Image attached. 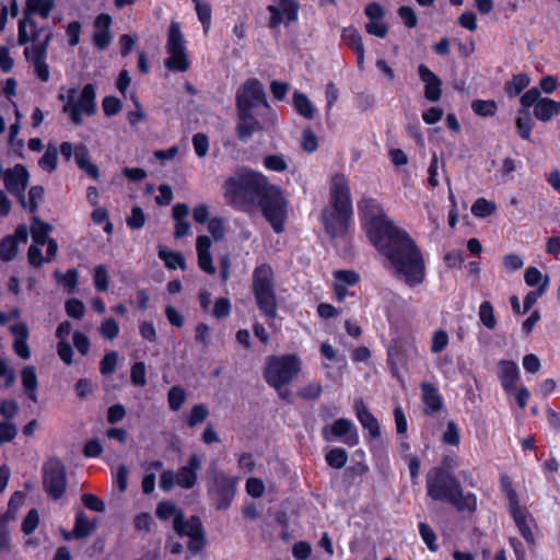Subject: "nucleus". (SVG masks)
Instances as JSON below:
<instances>
[{
  "mask_svg": "<svg viewBox=\"0 0 560 560\" xmlns=\"http://www.w3.org/2000/svg\"><path fill=\"white\" fill-rule=\"evenodd\" d=\"M358 212L368 238L388 261L395 278L409 288L422 284L427 277L425 259L410 234L387 217L375 198H361Z\"/></svg>",
  "mask_w": 560,
  "mask_h": 560,
  "instance_id": "1",
  "label": "nucleus"
},
{
  "mask_svg": "<svg viewBox=\"0 0 560 560\" xmlns=\"http://www.w3.org/2000/svg\"><path fill=\"white\" fill-rule=\"evenodd\" d=\"M225 203L245 213L260 210L275 233L284 231L287 200L281 188L271 184L266 175L252 168H237L222 185Z\"/></svg>",
  "mask_w": 560,
  "mask_h": 560,
  "instance_id": "2",
  "label": "nucleus"
},
{
  "mask_svg": "<svg viewBox=\"0 0 560 560\" xmlns=\"http://www.w3.org/2000/svg\"><path fill=\"white\" fill-rule=\"evenodd\" d=\"M427 494L434 501L451 504L458 513L477 511V495L463 490L459 479L445 468H432L425 477Z\"/></svg>",
  "mask_w": 560,
  "mask_h": 560,
  "instance_id": "3",
  "label": "nucleus"
},
{
  "mask_svg": "<svg viewBox=\"0 0 560 560\" xmlns=\"http://www.w3.org/2000/svg\"><path fill=\"white\" fill-rule=\"evenodd\" d=\"M329 198L332 210L323 213V224L330 237H342L348 233L353 214L349 179L343 173L330 177Z\"/></svg>",
  "mask_w": 560,
  "mask_h": 560,
  "instance_id": "4",
  "label": "nucleus"
},
{
  "mask_svg": "<svg viewBox=\"0 0 560 560\" xmlns=\"http://www.w3.org/2000/svg\"><path fill=\"white\" fill-rule=\"evenodd\" d=\"M275 273L269 264L255 267L252 278V291L256 305L267 319L273 320L278 315V302L275 290Z\"/></svg>",
  "mask_w": 560,
  "mask_h": 560,
  "instance_id": "5",
  "label": "nucleus"
},
{
  "mask_svg": "<svg viewBox=\"0 0 560 560\" xmlns=\"http://www.w3.org/2000/svg\"><path fill=\"white\" fill-rule=\"evenodd\" d=\"M301 371V361L296 354L271 355L264 370L266 383L280 390L289 385Z\"/></svg>",
  "mask_w": 560,
  "mask_h": 560,
  "instance_id": "6",
  "label": "nucleus"
},
{
  "mask_svg": "<svg viewBox=\"0 0 560 560\" xmlns=\"http://www.w3.org/2000/svg\"><path fill=\"white\" fill-rule=\"evenodd\" d=\"M165 49L168 54V57L164 60L167 70L186 72L189 69L190 61L187 55L186 40L178 22L173 21L170 24Z\"/></svg>",
  "mask_w": 560,
  "mask_h": 560,
  "instance_id": "7",
  "label": "nucleus"
},
{
  "mask_svg": "<svg viewBox=\"0 0 560 560\" xmlns=\"http://www.w3.org/2000/svg\"><path fill=\"white\" fill-rule=\"evenodd\" d=\"M238 478L222 470L213 472L207 482L208 493L215 498L214 509L225 511L236 495Z\"/></svg>",
  "mask_w": 560,
  "mask_h": 560,
  "instance_id": "8",
  "label": "nucleus"
},
{
  "mask_svg": "<svg viewBox=\"0 0 560 560\" xmlns=\"http://www.w3.org/2000/svg\"><path fill=\"white\" fill-rule=\"evenodd\" d=\"M520 103L525 108L529 109L533 107L534 117L542 122H548L560 114V102L549 97H541L540 90L536 86L523 93Z\"/></svg>",
  "mask_w": 560,
  "mask_h": 560,
  "instance_id": "9",
  "label": "nucleus"
},
{
  "mask_svg": "<svg viewBox=\"0 0 560 560\" xmlns=\"http://www.w3.org/2000/svg\"><path fill=\"white\" fill-rule=\"evenodd\" d=\"M43 487L51 500H59L67 488V469L58 458H49L43 465Z\"/></svg>",
  "mask_w": 560,
  "mask_h": 560,
  "instance_id": "10",
  "label": "nucleus"
},
{
  "mask_svg": "<svg viewBox=\"0 0 560 560\" xmlns=\"http://www.w3.org/2000/svg\"><path fill=\"white\" fill-rule=\"evenodd\" d=\"M301 4L299 0H275L273 4L267 7L270 13L268 27L278 28L281 24L289 26L299 20Z\"/></svg>",
  "mask_w": 560,
  "mask_h": 560,
  "instance_id": "11",
  "label": "nucleus"
},
{
  "mask_svg": "<svg viewBox=\"0 0 560 560\" xmlns=\"http://www.w3.org/2000/svg\"><path fill=\"white\" fill-rule=\"evenodd\" d=\"M322 438L327 442L340 440L349 447L358 445L360 441L354 423L347 418H339L330 425L323 427Z\"/></svg>",
  "mask_w": 560,
  "mask_h": 560,
  "instance_id": "12",
  "label": "nucleus"
},
{
  "mask_svg": "<svg viewBox=\"0 0 560 560\" xmlns=\"http://www.w3.org/2000/svg\"><path fill=\"white\" fill-rule=\"evenodd\" d=\"M51 37L52 33L48 32L42 42L33 44L31 47H25L23 51L26 61L33 65L34 72L42 82H47L50 77L46 59Z\"/></svg>",
  "mask_w": 560,
  "mask_h": 560,
  "instance_id": "13",
  "label": "nucleus"
},
{
  "mask_svg": "<svg viewBox=\"0 0 560 560\" xmlns=\"http://www.w3.org/2000/svg\"><path fill=\"white\" fill-rule=\"evenodd\" d=\"M59 151L66 162H70L72 156H74L75 163L80 170L85 172L94 180L100 178L98 167L91 162L89 149L85 144L79 143L73 147L71 142L63 141L59 147Z\"/></svg>",
  "mask_w": 560,
  "mask_h": 560,
  "instance_id": "14",
  "label": "nucleus"
},
{
  "mask_svg": "<svg viewBox=\"0 0 560 560\" xmlns=\"http://www.w3.org/2000/svg\"><path fill=\"white\" fill-rule=\"evenodd\" d=\"M28 179L30 173L23 164H15L3 174L5 189L18 198L22 208H26L25 190Z\"/></svg>",
  "mask_w": 560,
  "mask_h": 560,
  "instance_id": "15",
  "label": "nucleus"
},
{
  "mask_svg": "<svg viewBox=\"0 0 560 560\" xmlns=\"http://www.w3.org/2000/svg\"><path fill=\"white\" fill-rule=\"evenodd\" d=\"M236 102L244 107L269 106L261 82L256 78L247 79L236 91Z\"/></svg>",
  "mask_w": 560,
  "mask_h": 560,
  "instance_id": "16",
  "label": "nucleus"
},
{
  "mask_svg": "<svg viewBox=\"0 0 560 560\" xmlns=\"http://www.w3.org/2000/svg\"><path fill=\"white\" fill-rule=\"evenodd\" d=\"M112 23L113 19L108 13H100L94 20L92 42L98 50H105L113 42Z\"/></svg>",
  "mask_w": 560,
  "mask_h": 560,
  "instance_id": "17",
  "label": "nucleus"
},
{
  "mask_svg": "<svg viewBox=\"0 0 560 560\" xmlns=\"http://www.w3.org/2000/svg\"><path fill=\"white\" fill-rule=\"evenodd\" d=\"M420 80L424 83V97L432 103L439 102L442 96V80L430 68L421 63L418 67Z\"/></svg>",
  "mask_w": 560,
  "mask_h": 560,
  "instance_id": "18",
  "label": "nucleus"
},
{
  "mask_svg": "<svg viewBox=\"0 0 560 560\" xmlns=\"http://www.w3.org/2000/svg\"><path fill=\"white\" fill-rule=\"evenodd\" d=\"M355 416L368 431L366 440L373 441L381 438V427L376 417L369 410L363 400H355L354 402Z\"/></svg>",
  "mask_w": 560,
  "mask_h": 560,
  "instance_id": "19",
  "label": "nucleus"
},
{
  "mask_svg": "<svg viewBox=\"0 0 560 560\" xmlns=\"http://www.w3.org/2000/svg\"><path fill=\"white\" fill-rule=\"evenodd\" d=\"M420 389L422 392L421 399L424 405V413L434 417L444 406L443 397L439 388L433 383L422 382Z\"/></svg>",
  "mask_w": 560,
  "mask_h": 560,
  "instance_id": "20",
  "label": "nucleus"
},
{
  "mask_svg": "<svg viewBox=\"0 0 560 560\" xmlns=\"http://www.w3.org/2000/svg\"><path fill=\"white\" fill-rule=\"evenodd\" d=\"M201 467V459L192 454L187 465L182 466L176 472V485L183 489H191L197 482V471Z\"/></svg>",
  "mask_w": 560,
  "mask_h": 560,
  "instance_id": "21",
  "label": "nucleus"
},
{
  "mask_svg": "<svg viewBox=\"0 0 560 560\" xmlns=\"http://www.w3.org/2000/svg\"><path fill=\"white\" fill-rule=\"evenodd\" d=\"M342 42L354 51L357 56V66L360 70L364 69L365 49L362 42V36L354 26H348L342 30Z\"/></svg>",
  "mask_w": 560,
  "mask_h": 560,
  "instance_id": "22",
  "label": "nucleus"
},
{
  "mask_svg": "<svg viewBox=\"0 0 560 560\" xmlns=\"http://www.w3.org/2000/svg\"><path fill=\"white\" fill-rule=\"evenodd\" d=\"M500 374L499 380L505 393L511 394L516 389L520 378V369L516 362L512 360L499 361Z\"/></svg>",
  "mask_w": 560,
  "mask_h": 560,
  "instance_id": "23",
  "label": "nucleus"
},
{
  "mask_svg": "<svg viewBox=\"0 0 560 560\" xmlns=\"http://www.w3.org/2000/svg\"><path fill=\"white\" fill-rule=\"evenodd\" d=\"M211 246L212 242L207 235H199L196 240V250L198 257V266L199 268L208 275H213L215 272V267L213 265L212 255H211Z\"/></svg>",
  "mask_w": 560,
  "mask_h": 560,
  "instance_id": "24",
  "label": "nucleus"
},
{
  "mask_svg": "<svg viewBox=\"0 0 560 560\" xmlns=\"http://www.w3.org/2000/svg\"><path fill=\"white\" fill-rule=\"evenodd\" d=\"M173 527L175 533L180 537H190V535H196L205 530L202 522L198 515H191L188 520H185L183 511H179L173 520Z\"/></svg>",
  "mask_w": 560,
  "mask_h": 560,
  "instance_id": "25",
  "label": "nucleus"
},
{
  "mask_svg": "<svg viewBox=\"0 0 560 560\" xmlns=\"http://www.w3.org/2000/svg\"><path fill=\"white\" fill-rule=\"evenodd\" d=\"M535 122L528 108L521 107L517 109V117L515 119V128L517 135L522 140L532 141V131Z\"/></svg>",
  "mask_w": 560,
  "mask_h": 560,
  "instance_id": "26",
  "label": "nucleus"
},
{
  "mask_svg": "<svg viewBox=\"0 0 560 560\" xmlns=\"http://www.w3.org/2000/svg\"><path fill=\"white\" fill-rule=\"evenodd\" d=\"M22 385L28 399L33 402H37V387L38 380L36 370L33 365L24 366L21 372Z\"/></svg>",
  "mask_w": 560,
  "mask_h": 560,
  "instance_id": "27",
  "label": "nucleus"
},
{
  "mask_svg": "<svg viewBox=\"0 0 560 560\" xmlns=\"http://www.w3.org/2000/svg\"><path fill=\"white\" fill-rule=\"evenodd\" d=\"M293 107L295 112L305 119H313L316 114V107L308 96L300 91H294Z\"/></svg>",
  "mask_w": 560,
  "mask_h": 560,
  "instance_id": "28",
  "label": "nucleus"
},
{
  "mask_svg": "<svg viewBox=\"0 0 560 560\" xmlns=\"http://www.w3.org/2000/svg\"><path fill=\"white\" fill-rule=\"evenodd\" d=\"M158 255L159 258L164 261L168 270H175L177 268L186 270L187 268L185 257L180 252L167 250L159 246Z\"/></svg>",
  "mask_w": 560,
  "mask_h": 560,
  "instance_id": "29",
  "label": "nucleus"
},
{
  "mask_svg": "<svg viewBox=\"0 0 560 560\" xmlns=\"http://www.w3.org/2000/svg\"><path fill=\"white\" fill-rule=\"evenodd\" d=\"M520 534L522 537L528 542L534 544V535L532 533V529L527 523V516L526 512L520 506L516 509L509 510Z\"/></svg>",
  "mask_w": 560,
  "mask_h": 560,
  "instance_id": "30",
  "label": "nucleus"
},
{
  "mask_svg": "<svg viewBox=\"0 0 560 560\" xmlns=\"http://www.w3.org/2000/svg\"><path fill=\"white\" fill-rule=\"evenodd\" d=\"M55 8V0H26L25 16L37 14L47 19Z\"/></svg>",
  "mask_w": 560,
  "mask_h": 560,
  "instance_id": "31",
  "label": "nucleus"
},
{
  "mask_svg": "<svg viewBox=\"0 0 560 560\" xmlns=\"http://www.w3.org/2000/svg\"><path fill=\"white\" fill-rule=\"evenodd\" d=\"M95 528V521L89 520L83 511L77 512L73 526V536L77 539H82L90 536Z\"/></svg>",
  "mask_w": 560,
  "mask_h": 560,
  "instance_id": "32",
  "label": "nucleus"
},
{
  "mask_svg": "<svg viewBox=\"0 0 560 560\" xmlns=\"http://www.w3.org/2000/svg\"><path fill=\"white\" fill-rule=\"evenodd\" d=\"M529 83L530 78L527 73L514 74L511 80L505 82L504 92L509 98H513L523 92Z\"/></svg>",
  "mask_w": 560,
  "mask_h": 560,
  "instance_id": "33",
  "label": "nucleus"
},
{
  "mask_svg": "<svg viewBox=\"0 0 560 560\" xmlns=\"http://www.w3.org/2000/svg\"><path fill=\"white\" fill-rule=\"evenodd\" d=\"M95 96L96 92L94 84L88 83L83 86L80 98L74 101V103L83 108L86 115H93L96 108Z\"/></svg>",
  "mask_w": 560,
  "mask_h": 560,
  "instance_id": "34",
  "label": "nucleus"
},
{
  "mask_svg": "<svg viewBox=\"0 0 560 560\" xmlns=\"http://www.w3.org/2000/svg\"><path fill=\"white\" fill-rule=\"evenodd\" d=\"M52 226L40 220L38 217L33 218L32 225V237L35 244L43 246L47 241L51 240L48 234L51 231Z\"/></svg>",
  "mask_w": 560,
  "mask_h": 560,
  "instance_id": "35",
  "label": "nucleus"
},
{
  "mask_svg": "<svg viewBox=\"0 0 560 560\" xmlns=\"http://www.w3.org/2000/svg\"><path fill=\"white\" fill-rule=\"evenodd\" d=\"M500 489L509 503V510L520 506V499L516 490L513 487L512 479L508 475L500 476Z\"/></svg>",
  "mask_w": 560,
  "mask_h": 560,
  "instance_id": "36",
  "label": "nucleus"
},
{
  "mask_svg": "<svg viewBox=\"0 0 560 560\" xmlns=\"http://www.w3.org/2000/svg\"><path fill=\"white\" fill-rule=\"evenodd\" d=\"M30 25L32 27V35L31 36L28 35V33L26 31V22H25V20H22V21L19 22L18 44L20 46H24L27 43H30L31 40H33L34 44L39 42L38 37H39L40 30L37 27L36 22L33 21V20H30Z\"/></svg>",
  "mask_w": 560,
  "mask_h": 560,
  "instance_id": "37",
  "label": "nucleus"
},
{
  "mask_svg": "<svg viewBox=\"0 0 560 560\" xmlns=\"http://www.w3.org/2000/svg\"><path fill=\"white\" fill-rule=\"evenodd\" d=\"M472 112L479 117H493L498 112V104L494 100H474L471 102Z\"/></svg>",
  "mask_w": 560,
  "mask_h": 560,
  "instance_id": "38",
  "label": "nucleus"
},
{
  "mask_svg": "<svg viewBox=\"0 0 560 560\" xmlns=\"http://www.w3.org/2000/svg\"><path fill=\"white\" fill-rule=\"evenodd\" d=\"M326 464L334 469H341L348 462V453L342 447H334L325 454Z\"/></svg>",
  "mask_w": 560,
  "mask_h": 560,
  "instance_id": "39",
  "label": "nucleus"
},
{
  "mask_svg": "<svg viewBox=\"0 0 560 560\" xmlns=\"http://www.w3.org/2000/svg\"><path fill=\"white\" fill-rule=\"evenodd\" d=\"M369 471V466L364 462H358L348 466L343 471V482L348 486L358 483V479Z\"/></svg>",
  "mask_w": 560,
  "mask_h": 560,
  "instance_id": "40",
  "label": "nucleus"
},
{
  "mask_svg": "<svg viewBox=\"0 0 560 560\" xmlns=\"http://www.w3.org/2000/svg\"><path fill=\"white\" fill-rule=\"evenodd\" d=\"M187 399L186 390L180 385H174L168 389L167 404L172 411H178Z\"/></svg>",
  "mask_w": 560,
  "mask_h": 560,
  "instance_id": "41",
  "label": "nucleus"
},
{
  "mask_svg": "<svg viewBox=\"0 0 560 560\" xmlns=\"http://www.w3.org/2000/svg\"><path fill=\"white\" fill-rule=\"evenodd\" d=\"M19 250L16 240L12 235H5L0 241V259L4 262L15 258Z\"/></svg>",
  "mask_w": 560,
  "mask_h": 560,
  "instance_id": "42",
  "label": "nucleus"
},
{
  "mask_svg": "<svg viewBox=\"0 0 560 560\" xmlns=\"http://www.w3.org/2000/svg\"><path fill=\"white\" fill-rule=\"evenodd\" d=\"M57 165H58V149L51 144H48L45 153L38 160V166L48 173H52L56 171Z\"/></svg>",
  "mask_w": 560,
  "mask_h": 560,
  "instance_id": "43",
  "label": "nucleus"
},
{
  "mask_svg": "<svg viewBox=\"0 0 560 560\" xmlns=\"http://www.w3.org/2000/svg\"><path fill=\"white\" fill-rule=\"evenodd\" d=\"M479 319L481 324L488 329H494L497 326V317L494 308L490 301H483L479 305Z\"/></svg>",
  "mask_w": 560,
  "mask_h": 560,
  "instance_id": "44",
  "label": "nucleus"
},
{
  "mask_svg": "<svg viewBox=\"0 0 560 560\" xmlns=\"http://www.w3.org/2000/svg\"><path fill=\"white\" fill-rule=\"evenodd\" d=\"M418 529L420 537L422 538L423 542L428 547V549L432 552H435L439 550V545L436 542L438 537L433 528L425 522H420L418 524Z\"/></svg>",
  "mask_w": 560,
  "mask_h": 560,
  "instance_id": "45",
  "label": "nucleus"
},
{
  "mask_svg": "<svg viewBox=\"0 0 560 560\" xmlns=\"http://www.w3.org/2000/svg\"><path fill=\"white\" fill-rule=\"evenodd\" d=\"M497 210V206L493 201H489L486 198H478L471 206V213L477 218H487L493 214Z\"/></svg>",
  "mask_w": 560,
  "mask_h": 560,
  "instance_id": "46",
  "label": "nucleus"
},
{
  "mask_svg": "<svg viewBox=\"0 0 560 560\" xmlns=\"http://www.w3.org/2000/svg\"><path fill=\"white\" fill-rule=\"evenodd\" d=\"M93 283L97 291L105 292L109 288V273L105 265L94 267Z\"/></svg>",
  "mask_w": 560,
  "mask_h": 560,
  "instance_id": "47",
  "label": "nucleus"
},
{
  "mask_svg": "<svg viewBox=\"0 0 560 560\" xmlns=\"http://www.w3.org/2000/svg\"><path fill=\"white\" fill-rule=\"evenodd\" d=\"M335 283H341L345 287L355 285L360 282V275L354 270L339 269L334 271Z\"/></svg>",
  "mask_w": 560,
  "mask_h": 560,
  "instance_id": "48",
  "label": "nucleus"
},
{
  "mask_svg": "<svg viewBox=\"0 0 560 560\" xmlns=\"http://www.w3.org/2000/svg\"><path fill=\"white\" fill-rule=\"evenodd\" d=\"M55 276L68 289L69 293H73L79 285V272L75 268L68 269L65 275L56 271Z\"/></svg>",
  "mask_w": 560,
  "mask_h": 560,
  "instance_id": "49",
  "label": "nucleus"
},
{
  "mask_svg": "<svg viewBox=\"0 0 560 560\" xmlns=\"http://www.w3.org/2000/svg\"><path fill=\"white\" fill-rule=\"evenodd\" d=\"M548 283H549V278L546 276L542 284H540L536 290L529 291L525 295V298L523 300V311H522L523 314L527 313L535 305V303L537 302V299L546 292Z\"/></svg>",
  "mask_w": 560,
  "mask_h": 560,
  "instance_id": "50",
  "label": "nucleus"
},
{
  "mask_svg": "<svg viewBox=\"0 0 560 560\" xmlns=\"http://www.w3.org/2000/svg\"><path fill=\"white\" fill-rule=\"evenodd\" d=\"M442 442L446 445L457 446L460 443V433L457 423L450 420L442 435Z\"/></svg>",
  "mask_w": 560,
  "mask_h": 560,
  "instance_id": "51",
  "label": "nucleus"
},
{
  "mask_svg": "<svg viewBox=\"0 0 560 560\" xmlns=\"http://www.w3.org/2000/svg\"><path fill=\"white\" fill-rule=\"evenodd\" d=\"M208 415L209 412L207 407L203 404H197L191 408L189 415L187 416L186 424L189 428H194L197 424L203 422L207 419Z\"/></svg>",
  "mask_w": 560,
  "mask_h": 560,
  "instance_id": "52",
  "label": "nucleus"
},
{
  "mask_svg": "<svg viewBox=\"0 0 560 560\" xmlns=\"http://www.w3.org/2000/svg\"><path fill=\"white\" fill-rule=\"evenodd\" d=\"M262 165L266 170L277 173H282L288 168V163L282 155L269 154L262 160Z\"/></svg>",
  "mask_w": 560,
  "mask_h": 560,
  "instance_id": "53",
  "label": "nucleus"
},
{
  "mask_svg": "<svg viewBox=\"0 0 560 560\" xmlns=\"http://www.w3.org/2000/svg\"><path fill=\"white\" fill-rule=\"evenodd\" d=\"M98 330L103 338L114 340L118 337L120 328L115 318L108 317L101 323Z\"/></svg>",
  "mask_w": 560,
  "mask_h": 560,
  "instance_id": "54",
  "label": "nucleus"
},
{
  "mask_svg": "<svg viewBox=\"0 0 560 560\" xmlns=\"http://www.w3.org/2000/svg\"><path fill=\"white\" fill-rule=\"evenodd\" d=\"M65 310L67 315L74 319H81L85 313L84 303L77 298L68 299L65 303Z\"/></svg>",
  "mask_w": 560,
  "mask_h": 560,
  "instance_id": "55",
  "label": "nucleus"
},
{
  "mask_svg": "<svg viewBox=\"0 0 560 560\" xmlns=\"http://www.w3.org/2000/svg\"><path fill=\"white\" fill-rule=\"evenodd\" d=\"M132 385L143 387L147 385L145 364L142 361L135 362L130 371Z\"/></svg>",
  "mask_w": 560,
  "mask_h": 560,
  "instance_id": "56",
  "label": "nucleus"
},
{
  "mask_svg": "<svg viewBox=\"0 0 560 560\" xmlns=\"http://www.w3.org/2000/svg\"><path fill=\"white\" fill-rule=\"evenodd\" d=\"M196 13L203 31L207 33L211 26V5L208 2H197Z\"/></svg>",
  "mask_w": 560,
  "mask_h": 560,
  "instance_id": "57",
  "label": "nucleus"
},
{
  "mask_svg": "<svg viewBox=\"0 0 560 560\" xmlns=\"http://www.w3.org/2000/svg\"><path fill=\"white\" fill-rule=\"evenodd\" d=\"M180 510H178L172 501H161L158 503L155 514L162 521H167L172 516H176Z\"/></svg>",
  "mask_w": 560,
  "mask_h": 560,
  "instance_id": "58",
  "label": "nucleus"
},
{
  "mask_svg": "<svg viewBox=\"0 0 560 560\" xmlns=\"http://www.w3.org/2000/svg\"><path fill=\"white\" fill-rule=\"evenodd\" d=\"M39 524V514L36 509H31L21 524V529L25 535H31L35 532Z\"/></svg>",
  "mask_w": 560,
  "mask_h": 560,
  "instance_id": "59",
  "label": "nucleus"
},
{
  "mask_svg": "<svg viewBox=\"0 0 560 560\" xmlns=\"http://www.w3.org/2000/svg\"><path fill=\"white\" fill-rule=\"evenodd\" d=\"M128 228L131 230H140L144 226L145 214L141 207L135 206L131 208L130 215L126 219Z\"/></svg>",
  "mask_w": 560,
  "mask_h": 560,
  "instance_id": "60",
  "label": "nucleus"
},
{
  "mask_svg": "<svg viewBox=\"0 0 560 560\" xmlns=\"http://www.w3.org/2000/svg\"><path fill=\"white\" fill-rule=\"evenodd\" d=\"M192 147L198 158H205L209 150V137L203 132H197L192 136Z\"/></svg>",
  "mask_w": 560,
  "mask_h": 560,
  "instance_id": "61",
  "label": "nucleus"
},
{
  "mask_svg": "<svg viewBox=\"0 0 560 560\" xmlns=\"http://www.w3.org/2000/svg\"><path fill=\"white\" fill-rule=\"evenodd\" d=\"M118 362V353L114 350L105 353L100 362V372L102 375H109L115 371Z\"/></svg>",
  "mask_w": 560,
  "mask_h": 560,
  "instance_id": "62",
  "label": "nucleus"
},
{
  "mask_svg": "<svg viewBox=\"0 0 560 560\" xmlns=\"http://www.w3.org/2000/svg\"><path fill=\"white\" fill-rule=\"evenodd\" d=\"M448 345V335L444 329H439L433 332L431 342V352L441 353Z\"/></svg>",
  "mask_w": 560,
  "mask_h": 560,
  "instance_id": "63",
  "label": "nucleus"
},
{
  "mask_svg": "<svg viewBox=\"0 0 560 560\" xmlns=\"http://www.w3.org/2000/svg\"><path fill=\"white\" fill-rule=\"evenodd\" d=\"M102 107L104 114L110 117L117 115L121 110L122 103L118 97L108 95L103 98Z\"/></svg>",
  "mask_w": 560,
  "mask_h": 560,
  "instance_id": "64",
  "label": "nucleus"
}]
</instances>
